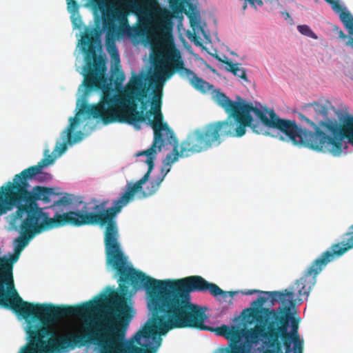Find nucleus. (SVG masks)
Here are the masks:
<instances>
[{
	"mask_svg": "<svg viewBox=\"0 0 353 353\" xmlns=\"http://www.w3.org/2000/svg\"><path fill=\"white\" fill-rule=\"evenodd\" d=\"M338 34H339V37L342 39H345L347 38V35L342 30H340L338 32Z\"/></svg>",
	"mask_w": 353,
	"mask_h": 353,
	"instance_id": "obj_32",
	"label": "nucleus"
},
{
	"mask_svg": "<svg viewBox=\"0 0 353 353\" xmlns=\"http://www.w3.org/2000/svg\"><path fill=\"white\" fill-rule=\"evenodd\" d=\"M244 336V330L232 325L230 330L228 340H230V347L226 348L224 353H248L250 349L247 348L245 343H240Z\"/></svg>",
	"mask_w": 353,
	"mask_h": 353,
	"instance_id": "obj_16",
	"label": "nucleus"
},
{
	"mask_svg": "<svg viewBox=\"0 0 353 353\" xmlns=\"http://www.w3.org/2000/svg\"><path fill=\"white\" fill-rule=\"evenodd\" d=\"M263 291L259 290H247L245 291L242 292V294L245 295H252L254 294H263Z\"/></svg>",
	"mask_w": 353,
	"mask_h": 353,
	"instance_id": "obj_30",
	"label": "nucleus"
},
{
	"mask_svg": "<svg viewBox=\"0 0 353 353\" xmlns=\"http://www.w3.org/2000/svg\"><path fill=\"white\" fill-rule=\"evenodd\" d=\"M258 3H259V4H262V1L259 0V1H258Z\"/></svg>",
	"mask_w": 353,
	"mask_h": 353,
	"instance_id": "obj_36",
	"label": "nucleus"
},
{
	"mask_svg": "<svg viewBox=\"0 0 353 353\" xmlns=\"http://www.w3.org/2000/svg\"><path fill=\"white\" fill-rule=\"evenodd\" d=\"M68 9L70 12H75L78 10V3L75 0H66Z\"/></svg>",
	"mask_w": 353,
	"mask_h": 353,
	"instance_id": "obj_29",
	"label": "nucleus"
},
{
	"mask_svg": "<svg viewBox=\"0 0 353 353\" xmlns=\"http://www.w3.org/2000/svg\"><path fill=\"white\" fill-rule=\"evenodd\" d=\"M125 74L124 72L117 68L111 76V81H114V85L117 88L121 87L124 80H125Z\"/></svg>",
	"mask_w": 353,
	"mask_h": 353,
	"instance_id": "obj_23",
	"label": "nucleus"
},
{
	"mask_svg": "<svg viewBox=\"0 0 353 353\" xmlns=\"http://www.w3.org/2000/svg\"><path fill=\"white\" fill-rule=\"evenodd\" d=\"M35 236L34 234H31L25 230H21V236L16 239L17 245L15 247L16 252H21L28 245L29 241Z\"/></svg>",
	"mask_w": 353,
	"mask_h": 353,
	"instance_id": "obj_21",
	"label": "nucleus"
},
{
	"mask_svg": "<svg viewBox=\"0 0 353 353\" xmlns=\"http://www.w3.org/2000/svg\"><path fill=\"white\" fill-rule=\"evenodd\" d=\"M112 48V57L115 61H119V55L118 54V52L115 48V46L113 45Z\"/></svg>",
	"mask_w": 353,
	"mask_h": 353,
	"instance_id": "obj_31",
	"label": "nucleus"
},
{
	"mask_svg": "<svg viewBox=\"0 0 353 353\" xmlns=\"http://www.w3.org/2000/svg\"><path fill=\"white\" fill-rule=\"evenodd\" d=\"M95 3L101 12L102 23L106 30L108 39L116 36L143 34L142 28L130 27L128 19V12L124 8L107 3L105 0H97Z\"/></svg>",
	"mask_w": 353,
	"mask_h": 353,
	"instance_id": "obj_8",
	"label": "nucleus"
},
{
	"mask_svg": "<svg viewBox=\"0 0 353 353\" xmlns=\"http://www.w3.org/2000/svg\"><path fill=\"white\" fill-rule=\"evenodd\" d=\"M29 183L21 182L18 187H12L7 196L5 209L14 208L18 204L27 203L32 205L38 206L37 201H42L44 203H49L52 198L60 194L55 192V188L34 186L31 191L28 190Z\"/></svg>",
	"mask_w": 353,
	"mask_h": 353,
	"instance_id": "obj_9",
	"label": "nucleus"
},
{
	"mask_svg": "<svg viewBox=\"0 0 353 353\" xmlns=\"http://www.w3.org/2000/svg\"><path fill=\"white\" fill-rule=\"evenodd\" d=\"M298 30L300 33L303 35L310 37L313 39H316L317 37L315 33L311 30V28L307 25H301L297 27Z\"/></svg>",
	"mask_w": 353,
	"mask_h": 353,
	"instance_id": "obj_26",
	"label": "nucleus"
},
{
	"mask_svg": "<svg viewBox=\"0 0 353 353\" xmlns=\"http://www.w3.org/2000/svg\"><path fill=\"white\" fill-rule=\"evenodd\" d=\"M103 207V205H98V204H96L93 208H92V210H99L101 208H102Z\"/></svg>",
	"mask_w": 353,
	"mask_h": 353,
	"instance_id": "obj_33",
	"label": "nucleus"
},
{
	"mask_svg": "<svg viewBox=\"0 0 353 353\" xmlns=\"http://www.w3.org/2000/svg\"><path fill=\"white\" fill-rule=\"evenodd\" d=\"M324 125L334 136L335 149L339 156L343 150V139L344 138H347L353 145V117H348L342 128H340L335 121H329Z\"/></svg>",
	"mask_w": 353,
	"mask_h": 353,
	"instance_id": "obj_14",
	"label": "nucleus"
},
{
	"mask_svg": "<svg viewBox=\"0 0 353 353\" xmlns=\"http://www.w3.org/2000/svg\"><path fill=\"white\" fill-rule=\"evenodd\" d=\"M10 191V188L7 184L6 186H2L0 188V214H5L13 209H5V205L7 201V196H8V194Z\"/></svg>",
	"mask_w": 353,
	"mask_h": 353,
	"instance_id": "obj_22",
	"label": "nucleus"
},
{
	"mask_svg": "<svg viewBox=\"0 0 353 353\" xmlns=\"http://www.w3.org/2000/svg\"><path fill=\"white\" fill-rule=\"evenodd\" d=\"M253 319L263 325L249 331L250 336L256 340L261 336L268 339L267 353H290L292 339L299 334V317L293 316L289 306L279 307L278 312L273 309L262 308L256 310Z\"/></svg>",
	"mask_w": 353,
	"mask_h": 353,
	"instance_id": "obj_6",
	"label": "nucleus"
},
{
	"mask_svg": "<svg viewBox=\"0 0 353 353\" xmlns=\"http://www.w3.org/2000/svg\"><path fill=\"white\" fill-rule=\"evenodd\" d=\"M19 253L15 252L10 259L0 257V306L13 312L12 305H19L17 299L21 297L14 289L12 277L13 263L18 261Z\"/></svg>",
	"mask_w": 353,
	"mask_h": 353,
	"instance_id": "obj_11",
	"label": "nucleus"
},
{
	"mask_svg": "<svg viewBox=\"0 0 353 353\" xmlns=\"http://www.w3.org/2000/svg\"><path fill=\"white\" fill-rule=\"evenodd\" d=\"M117 290L105 296L106 305L97 321H88L98 302L89 301L77 305L33 303L18 298L12 305L14 312L26 319L28 343L19 353H60L94 345L101 353L105 344Z\"/></svg>",
	"mask_w": 353,
	"mask_h": 353,
	"instance_id": "obj_3",
	"label": "nucleus"
},
{
	"mask_svg": "<svg viewBox=\"0 0 353 353\" xmlns=\"http://www.w3.org/2000/svg\"><path fill=\"white\" fill-rule=\"evenodd\" d=\"M325 1L332 6V10L336 13L339 14L340 19L348 30L349 33L353 35V17L352 14L340 5L339 0ZM346 45L353 48V38L350 37L346 42Z\"/></svg>",
	"mask_w": 353,
	"mask_h": 353,
	"instance_id": "obj_17",
	"label": "nucleus"
},
{
	"mask_svg": "<svg viewBox=\"0 0 353 353\" xmlns=\"http://www.w3.org/2000/svg\"><path fill=\"white\" fill-rule=\"evenodd\" d=\"M130 201L122 194L112 202V206L98 212H88L86 203L82 211H70L63 214L56 213L53 218L39 206L27 203H21L15 207L14 220H21V230H25L37 235L45 230L54 227L71 225H105L104 232V244L107 265L117 271L128 263V259L121 249L119 242V230L114 220L117 214Z\"/></svg>",
	"mask_w": 353,
	"mask_h": 353,
	"instance_id": "obj_5",
	"label": "nucleus"
},
{
	"mask_svg": "<svg viewBox=\"0 0 353 353\" xmlns=\"http://www.w3.org/2000/svg\"><path fill=\"white\" fill-rule=\"evenodd\" d=\"M128 7L137 16H144L148 19L154 34L163 40L172 38L173 14L168 8L161 7L159 0H131Z\"/></svg>",
	"mask_w": 353,
	"mask_h": 353,
	"instance_id": "obj_7",
	"label": "nucleus"
},
{
	"mask_svg": "<svg viewBox=\"0 0 353 353\" xmlns=\"http://www.w3.org/2000/svg\"><path fill=\"white\" fill-rule=\"evenodd\" d=\"M265 296H259L255 301H253L252 305L256 307L255 310H254V314H256V310H261L263 308L262 306L270 300V304L274 305L276 302L279 301L283 306H291L294 305V298L295 296V293L294 291H288L287 290L285 292H262Z\"/></svg>",
	"mask_w": 353,
	"mask_h": 353,
	"instance_id": "obj_15",
	"label": "nucleus"
},
{
	"mask_svg": "<svg viewBox=\"0 0 353 353\" xmlns=\"http://www.w3.org/2000/svg\"><path fill=\"white\" fill-rule=\"evenodd\" d=\"M70 121V123L65 130L67 141L61 143L60 144V147L57 146V149L59 150L61 154L64 152L67 149L68 143L71 144L77 141H79L81 139V136L82 133L81 132H78L79 136L77 137L74 138V139H72V131L74 129L76 125L79 123V119L76 117H71Z\"/></svg>",
	"mask_w": 353,
	"mask_h": 353,
	"instance_id": "obj_19",
	"label": "nucleus"
},
{
	"mask_svg": "<svg viewBox=\"0 0 353 353\" xmlns=\"http://www.w3.org/2000/svg\"><path fill=\"white\" fill-rule=\"evenodd\" d=\"M292 343L294 344V353H303V341L300 339L299 334L292 339Z\"/></svg>",
	"mask_w": 353,
	"mask_h": 353,
	"instance_id": "obj_27",
	"label": "nucleus"
},
{
	"mask_svg": "<svg viewBox=\"0 0 353 353\" xmlns=\"http://www.w3.org/2000/svg\"><path fill=\"white\" fill-rule=\"evenodd\" d=\"M248 1L250 2V3L254 4V0H248Z\"/></svg>",
	"mask_w": 353,
	"mask_h": 353,
	"instance_id": "obj_35",
	"label": "nucleus"
},
{
	"mask_svg": "<svg viewBox=\"0 0 353 353\" xmlns=\"http://www.w3.org/2000/svg\"><path fill=\"white\" fill-rule=\"evenodd\" d=\"M188 0H168L170 8L174 12H182Z\"/></svg>",
	"mask_w": 353,
	"mask_h": 353,
	"instance_id": "obj_24",
	"label": "nucleus"
},
{
	"mask_svg": "<svg viewBox=\"0 0 353 353\" xmlns=\"http://www.w3.org/2000/svg\"><path fill=\"white\" fill-rule=\"evenodd\" d=\"M161 72L165 78H170L175 72H177L182 77H186L195 89L202 92L210 91L213 88L212 85L197 77L191 70L184 67V62L181 59L179 52L174 48L168 51L162 57Z\"/></svg>",
	"mask_w": 353,
	"mask_h": 353,
	"instance_id": "obj_10",
	"label": "nucleus"
},
{
	"mask_svg": "<svg viewBox=\"0 0 353 353\" xmlns=\"http://www.w3.org/2000/svg\"><path fill=\"white\" fill-rule=\"evenodd\" d=\"M230 329L231 326L222 325L220 327H216L215 329V332L217 335L224 336L225 339H227L228 337Z\"/></svg>",
	"mask_w": 353,
	"mask_h": 353,
	"instance_id": "obj_28",
	"label": "nucleus"
},
{
	"mask_svg": "<svg viewBox=\"0 0 353 353\" xmlns=\"http://www.w3.org/2000/svg\"><path fill=\"white\" fill-rule=\"evenodd\" d=\"M226 65V70L232 72L234 75L239 77L245 81H248L245 70L241 68L240 63H234L230 60L222 61Z\"/></svg>",
	"mask_w": 353,
	"mask_h": 353,
	"instance_id": "obj_20",
	"label": "nucleus"
},
{
	"mask_svg": "<svg viewBox=\"0 0 353 353\" xmlns=\"http://www.w3.org/2000/svg\"><path fill=\"white\" fill-rule=\"evenodd\" d=\"M165 159L163 160V165L161 168V172L163 173V175L161 176H158L155 180L149 182L147 187L145 188V190L141 192L142 198H146V197L151 196L153 194H154L159 190L165 175L168 174V172L170 170V168H167L165 169V167L170 165L171 163L169 165H166L165 163Z\"/></svg>",
	"mask_w": 353,
	"mask_h": 353,
	"instance_id": "obj_18",
	"label": "nucleus"
},
{
	"mask_svg": "<svg viewBox=\"0 0 353 353\" xmlns=\"http://www.w3.org/2000/svg\"><path fill=\"white\" fill-rule=\"evenodd\" d=\"M101 30H87L81 40L82 50L85 53V73L83 84L86 91L102 90V95L99 103L94 105L82 104L79 112L89 117L101 119L104 124L112 123H128L140 130L139 123L146 119L154 131L152 145L147 150L139 152L137 156L147 157L145 163L148 166L143 176L132 185L128 184L123 194L131 201L136 193L142 190L143 185L149 179L154 168L157 148L161 151L165 145V139L173 144V155L166 156L165 163L169 165L178 161L181 156V144L179 150L178 139L168 123L163 122L161 112L163 81L160 73L150 75L145 72L133 74L123 90L117 94L110 84H107L105 77V61L101 56H97L94 45L96 39L101 35Z\"/></svg>",
	"mask_w": 353,
	"mask_h": 353,
	"instance_id": "obj_2",
	"label": "nucleus"
},
{
	"mask_svg": "<svg viewBox=\"0 0 353 353\" xmlns=\"http://www.w3.org/2000/svg\"><path fill=\"white\" fill-rule=\"evenodd\" d=\"M117 290L109 331L101 353H156L141 338L158 340L175 328L210 330L207 316L190 301L193 292H210L214 296H228L216 284L194 275L179 279L157 280L128 263L118 269Z\"/></svg>",
	"mask_w": 353,
	"mask_h": 353,
	"instance_id": "obj_1",
	"label": "nucleus"
},
{
	"mask_svg": "<svg viewBox=\"0 0 353 353\" xmlns=\"http://www.w3.org/2000/svg\"><path fill=\"white\" fill-rule=\"evenodd\" d=\"M305 108H307V111L310 114H314L315 115V119L316 120V123L314 121H311L308 118L305 116L301 115V120L305 121L310 127L314 129V132H311L308 130L311 133L316 132V128H318L325 136L329 138H334V134L331 131H330L325 125H323L329 121H335L340 128H342V125H340L337 121L334 119H328V107L326 105H322L319 103H308L305 105ZM347 116L346 118H347ZM345 119L344 121H345ZM345 123V121H343ZM344 124V123H343Z\"/></svg>",
	"mask_w": 353,
	"mask_h": 353,
	"instance_id": "obj_13",
	"label": "nucleus"
},
{
	"mask_svg": "<svg viewBox=\"0 0 353 353\" xmlns=\"http://www.w3.org/2000/svg\"><path fill=\"white\" fill-rule=\"evenodd\" d=\"M214 98L229 117L225 121L212 122L190 131L181 141V156H190L218 146L222 138L241 137L245 134L246 127H250L256 134H265L264 126L280 130L294 145L339 156L334 138L325 136L318 128L315 127V133H311L294 121L279 118L273 110H261L241 98L239 101H234L220 91Z\"/></svg>",
	"mask_w": 353,
	"mask_h": 353,
	"instance_id": "obj_4",
	"label": "nucleus"
},
{
	"mask_svg": "<svg viewBox=\"0 0 353 353\" xmlns=\"http://www.w3.org/2000/svg\"><path fill=\"white\" fill-rule=\"evenodd\" d=\"M73 203V195L70 194H65L59 200L54 201V205H68Z\"/></svg>",
	"mask_w": 353,
	"mask_h": 353,
	"instance_id": "obj_25",
	"label": "nucleus"
},
{
	"mask_svg": "<svg viewBox=\"0 0 353 353\" xmlns=\"http://www.w3.org/2000/svg\"><path fill=\"white\" fill-rule=\"evenodd\" d=\"M282 14H283V16H285L286 17H290V14H289V13H288V12H282Z\"/></svg>",
	"mask_w": 353,
	"mask_h": 353,
	"instance_id": "obj_34",
	"label": "nucleus"
},
{
	"mask_svg": "<svg viewBox=\"0 0 353 353\" xmlns=\"http://www.w3.org/2000/svg\"><path fill=\"white\" fill-rule=\"evenodd\" d=\"M54 159L51 156L43 159L37 165L30 166L23 170L20 173L15 174L12 182H8L7 185L10 187H18L21 182L29 183V181L36 179L39 182L48 181L51 179V175L49 173L43 172L42 170L45 166L52 163Z\"/></svg>",
	"mask_w": 353,
	"mask_h": 353,
	"instance_id": "obj_12",
	"label": "nucleus"
}]
</instances>
